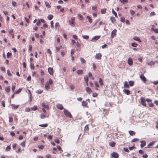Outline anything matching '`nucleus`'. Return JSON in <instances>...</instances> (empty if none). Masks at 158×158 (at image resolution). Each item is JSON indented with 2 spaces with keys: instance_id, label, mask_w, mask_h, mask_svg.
<instances>
[{
  "instance_id": "1",
  "label": "nucleus",
  "mask_w": 158,
  "mask_h": 158,
  "mask_svg": "<svg viewBox=\"0 0 158 158\" xmlns=\"http://www.w3.org/2000/svg\"><path fill=\"white\" fill-rule=\"evenodd\" d=\"M64 114L67 117L69 118H71L72 117V116L70 112H69L68 110L64 109L63 111Z\"/></svg>"
},
{
  "instance_id": "2",
  "label": "nucleus",
  "mask_w": 158,
  "mask_h": 158,
  "mask_svg": "<svg viewBox=\"0 0 158 158\" xmlns=\"http://www.w3.org/2000/svg\"><path fill=\"white\" fill-rule=\"evenodd\" d=\"M74 21L75 18L72 17L71 18V20H69V24L72 27H74L75 26V24L74 23Z\"/></svg>"
},
{
  "instance_id": "3",
  "label": "nucleus",
  "mask_w": 158,
  "mask_h": 158,
  "mask_svg": "<svg viewBox=\"0 0 158 158\" xmlns=\"http://www.w3.org/2000/svg\"><path fill=\"white\" fill-rule=\"evenodd\" d=\"M119 155L115 152H112L111 154V158H118Z\"/></svg>"
},
{
  "instance_id": "4",
  "label": "nucleus",
  "mask_w": 158,
  "mask_h": 158,
  "mask_svg": "<svg viewBox=\"0 0 158 158\" xmlns=\"http://www.w3.org/2000/svg\"><path fill=\"white\" fill-rule=\"evenodd\" d=\"M117 30L116 29H114L111 32V37L114 38L116 36Z\"/></svg>"
},
{
  "instance_id": "5",
  "label": "nucleus",
  "mask_w": 158,
  "mask_h": 158,
  "mask_svg": "<svg viewBox=\"0 0 158 158\" xmlns=\"http://www.w3.org/2000/svg\"><path fill=\"white\" fill-rule=\"evenodd\" d=\"M141 103L142 105L144 106H146V101L145 100V98L143 97H141L140 98Z\"/></svg>"
},
{
  "instance_id": "6",
  "label": "nucleus",
  "mask_w": 158,
  "mask_h": 158,
  "mask_svg": "<svg viewBox=\"0 0 158 158\" xmlns=\"http://www.w3.org/2000/svg\"><path fill=\"white\" fill-rule=\"evenodd\" d=\"M48 73H50V74L51 75H52L53 74L54 72L53 70V69L52 68L49 67L48 68Z\"/></svg>"
},
{
  "instance_id": "7",
  "label": "nucleus",
  "mask_w": 158,
  "mask_h": 158,
  "mask_svg": "<svg viewBox=\"0 0 158 158\" xmlns=\"http://www.w3.org/2000/svg\"><path fill=\"white\" fill-rule=\"evenodd\" d=\"M140 78L141 79V80L143 81L144 82H145L146 81V77L144 76V75L143 74H141L140 76Z\"/></svg>"
},
{
  "instance_id": "8",
  "label": "nucleus",
  "mask_w": 158,
  "mask_h": 158,
  "mask_svg": "<svg viewBox=\"0 0 158 158\" xmlns=\"http://www.w3.org/2000/svg\"><path fill=\"white\" fill-rule=\"evenodd\" d=\"M156 141H153L152 142L150 143L147 146V147H146V148H152L151 147L155 143Z\"/></svg>"
},
{
  "instance_id": "9",
  "label": "nucleus",
  "mask_w": 158,
  "mask_h": 158,
  "mask_svg": "<svg viewBox=\"0 0 158 158\" xmlns=\"http://www.w3.org/2000/svg\"><path fill=\"white\" fill-rule=\"evenodd\" d=\"M59 109L62 110L64 109L63 106L61 104H57L56 106Z\"/></svg>"
},
{
  "instance_id": "10",
  "label": "nucleus",
  "mask_w": 158,
  "mask_h": 158,
  "mask_svg": "<svg viewBox=\"0 0 158 158\" xmlns=\"http://www.w3.org/2000/svg\"><path fill=\"white\" fill-rule=\"evenodd\" d=\"M133 60L132 59L130 58H129L128 60V63L130 65H132L133 64Z\"/></svg>"
},
{
  "instance_id": "11",
  "label": "nucleus",
  "mask_w": 158,
  "mask_h": 158,
  "mask_svg": "<svg viewBox=\"0 0 158 158\" xmlns=\"http://www.w3.org/2000/svg\"><path fill=\"white\" fill-rule=\"evenodd\" d=\"M42 106L44 108L47 109H48L49 108L48 105L47 104H46L44 103L43 102L42 103Z\"/></svg>"
},
{
  "instance_id": "12",
  "label": "nucleus",
  "mask_w": 158,
  "mask_h": 158,
  "mask_svg": "<svg viewBox=\"0 0 158 158\" xmlns=\"http://www.w3.org/2000/svg\"><path fill=\"white\" fill-rule=\"evenodd\" d=\"M124 87L126 88H128L129 87V85L127 81H125L124 82Z\"/></svg>"
},
{
  "instance_id": "13",
  "label": "nucleus",
  "mask_w": 158,
  "mask_h": 158,
  "mask_svg": "<svg viewBox=\"0 0 158 158\" xmlns=\"http://www.w3.org/2000/svg\"><path fill=\"white\" fill-rule=\"evenodd\" d=\"M140 142L141 143V144H140L141 147H143L145 146L146 144V142L145 141L142 140Z\"/></svg>"
},
{
  "instance_id": "14",
  "label": "nucleus",
  "mask_w": 158,
  "mask_h": 158,
  "mask_svg": "<svg viewBox=\"0 0 158 158\" xmlns=\"http://www.w3.org/2000/svg\"><path fill=\"white\" fill-rule=\"evenodd\" d=\"M123 92L125 94H126L127 95H128L130 94V91L128 89H124L123 90Z\"/></svg>"
},
{
  "instance_id": "15",
  "label": "nucleus",
  "mask_w": 158,
  "mask_h": 158,
  "mask_svg": "<svg viewBox=\"0 0 158 158\" xmlns=\"http://www.w3.org/2000/svg\"><path fill=\"white\" fill-rule=\"evenodd\" d=\"M86 92L89 94L91 93L92 92V90L89 87L86 88Z\"/></svg>"
},
{
  "instance_id": "16",
  "label": "nucleus",
  "mask_w": 158,
  "mask_h": 158,
  "mask_svg": "<svg viewBox=\"0 0 158 158\" xmlns=\"http://www.w3.org/2000/svg\"><path fill=\"white\" fill-rule=\"evenodd\" d=\"M84 131L85 132H88L89 131V127L88 125L87 124L86 125L84 128Z\"/></svg>"
},
{
  "instance_id": "17",
  "label": "nucleus",
  "mask_w": 158,
  "mask_h": 158,
  "mask_svg": "<svg viewBox=\"0 0 158 158\" xmlns=\"http://www.w3.org/2000/svg\"><path fill=\"white\" fill-rule=\"evenodd\" d=\"M99 39V36H96L92 38V41L94 42L96 40H98Z\"/></svg>"
},
{
  "instance_id": "18",
  "label": "nucleus",
  "mask_w": 158,
  "mask_h": 158,
  "mask_svg": "<svg viewBox=\"0 0 158 158\" xmlns=\"http://www.w3.org/2000/svg\"><path fill=\"white\" fill-rule=\"evenodd\" d=\"M50 88V85L49 83L48 82H47L45 84V88L47 90H48Z\"/></svg>"
},
{
  "instance_id": "19",
  "label": "nucleus",
  "mask_w": 158,
  "mask_h": 158,
  "mask_svg": "<svg viewBox=\"0 0 158 158\" xmlns=\"http://www.w3.org/2000/svg\"><path fill=\"white\" fill-rule=\"evenodd\" d=\"M129 133L130 135L131 136L135 135V132L132 131H129Z\"/></svg>"
},
{
  "instance_id": "20",
  "label": "nucleus",
  "mask_w": 158,
  "mask_h": 158,
  "mask_svg": "<svg viewBox=\"0 0 158 158\" xmlns=\"http://www.w3.org/2000/svg\"><path fill=\"white\" fill-rule=\"evenodd\" d=\"M88 103L86 101H83L82 103V105L83 106L85 107L87 105Z\"/></svg>"
},
{
  "instance_id": "21",
  "label": "nucleus",
  "mask_w": 158,
  "mask_h": 158,
  "mask_svg": "<svg viewBox=\"0 0 158 158\" xmlns=\"http://www.w3.org/2000/svg\"><path fill=\"white\" fill-rule=\"evenodd\" d=\"M89 153H85L84 154V158H89Z\"/></svg>"
},
{
  "instance_id": "22",
  "label": "nucleus",
  "mask_w": 158,
  "mask_h": 158,
  "mask_svg": "<svg viewBox=\"0 0 158 158\" xmlns=\"http://www.w3.org/2000/svg\"><path fill=\"white\" fill-rule=\"evenodd\" d=\"M155 63V62L151 61L150 62L148 63L147 64L149 65H154Z\"/></svg>"
},
{
  "instance_id": "23",
  "label": "nucleus",
  "mask_w": 158,
  "mask_h": 158,
  "mask_svg": "<svg viewBox=\"0 0 158 158\" xmlns=\"http://www.w3.org/2000/svg\"><path fill=\"white\" fill-rule=\"evenodd\" d=\"M77 73L78 75L82 74H83V71L81 69L78 70Z\"/></svg>"
},
{
  "instance_id": "24",
  "label": "nucleus",
  "mask_w": 158,
  "mask_h": 158,
  "mask_svg": "<svg viewBox=\"0 0 158 158\" xmlns=\"http://www.w3.org/2000/svg\"><path fill=\"white\" fill-rule=\"evenodd\" d=\"M5 91L7 93L9 92L10 91V87L9 86L5 87Z\"/></svg>"
},
{
  "instance_id": "25",
  "label": "nucleus",
  "mask_w": 158,
  "mask_h": 158,
  "mask_svg": "<svg viewBox=\"0 0 158 158\" xmlns=\"http://www.w3.org/2000/svg\"><path fill=\"white\" fill-rule=\"evenodd\" d=\"M40 127H48V124L47 123H45L44 124H40L39 125Z\"/></svg>"
},
{
  "instance_id": "26",
  "label": "nucleus",
  "mask_w": 158,
  "mask_h": 158,
  "mask_svg": "<svg viewBox=\"0 0 158 158\" xmlns=\"http://www.w3.org/2000/svg\"><path fill=\"white\" fill-rule=\"evenodd\" d=\"M110 19L112 23H114L115 22V18L113 17H111L110 18Z\"/></svg>"
},
{
  "instance_id": "27",
  "label": "nucleus",
  "mask_w": 158,
  "mask_h": 158,
  "mask_svg": "<svg viewBox=\"0 0 158 158\" xmlns=\"http://www.w3.org/2000/svg\"><path fill=\"white\" fill-rule=\"evenodd\" d=\"M110 145L112 147H114L115 145V143L114 142H111L109 143Z\"/></svg>"
},
{
  "instance_id": "28",
  "label": "nucleus",
  "mask_w": 158,
  "mask_h": 158,
  "mask_svg": "<svg viewBox=\"0 0 158 158\" xmlns=\"http://www.w3.org/2000/svg\"><path fill=\"white\" fill-rule=\"evenodd\" d=\"M133 39L134 40L138 41L139 42H141V41L140 39L138 37H135L133 38Z\"/></svg>"
},
{
  "instance_id": "29",
  "label": "nucleus",
  "mask_w": 158,
  "mask_h": 158,
  "mask_svg": "<svg viewBox=\"0 0 158 158\" xmlns=\"http://www.w3.org/2000/svg\"><path fill=\"white\" fill-rule=\"evenodd\" d=\"M80 60L82 63H85L86 62L85 60L82 57H80Z\"/></svg>"
},
{
  "instance_id": "30",
  "label": "nucleus",
  "mask_w": 158,
  "mask_h": 158,
  "mask_svg": "<svg viewBox=\"0 0 158 158\" xmlns=\"http://www.w3.org/2000/svg\"><path fill=\"white\" fill-rule=\"evenodd\" d=\"M11 106H12L13 108L14 109H16L18 108L19 106V105H15L14 104H12Z\"/></svg>"
},
{
  "instance_id": "31",
  "label": "nucleus",
  "mask_w": 158,
  "mask_h": 158,
  "mask_svg": "<svg viewBox=\"0 0 158 158\" xmlns=\"http://www.w3.org/2000/svg\"><path fill=\"white\" fill-rule=\"evenodd\" d=\"M38 109L37 107L36 106H34L33 107L31 108V109L33 110H36Z\"/></svg>"
},
{
  "instance_id": "32",
  "label": "nucleus",
  "mask_w": 158,
  "mask_h": 158,
  "mask_svg": "<svg viewBox=\"0 0 158 158\" xmlns=\"http://www.w3.org/2000/svg\"><path fill=\"white\" fill-rule=\"evenodd\" d=\"M45 4L46 5V6L48 8H50L51 7V6L50 5H49V2L47 1H46L45 2Z\"/></svg>"
},
{
  "instance_id": "33",
  "label": "nucleus",
  "mask_w": 158,
  "mask_h": 158,
  "mask_svg": "<svg viewBox=\"0 0 158 158\" xmlns=\"http://www.w3.org/2000/svg\"><path fill=\"white\" fill-rule=\"evenodd\" d=\"M53 18V16L51 15H49L48 16V19L49 20H51Z\"/></svg>"
},
{
  "instance_id": "34",
  "label": "nucleus",
  "mask_w": 158,
  "mask_h": 158,
  "mask_svg": "<svg viewBox=\"0 0 158 158\" xmlns=\"http://www.w3.org/2000/svg\"><path fill=\"white\" fill-rule=\"evenodd\" d=\"M21 90L22 89L19 88L18 90L16 91L15 92L14 94H18L19 93L21 92Z\"/></svg>"
},
{
  "instance_id": "35",
  "label": "nucleus",
  "mask_w": 158,
  "mask_h": 158,
  "mask_svg": "<svg viewBox=\"0 0 158 158\" xmlns=\"http://www.w3.org/2000/svg\"><path fill=\"white\" fill-rule=\"evenodd\" d=\"M11 149V147L10 145L7 146L6 149V152L9 151Z\"/></svg>"
},
{
  "instance_id": "36",
  "label": "nucleus",
  "mask_w": 158,
  "mask_h": 158,
  "mask_svg": "<svg viewBox=\"0 0 158 158\" xmlns=\"http://www.w3.org/2000/svg\"><path fill=\"white\" fill-rule=\"evenodd\" d=\"M43 92V90L38 89L36 91V93L39 94H41Z\"/></svg>"
},
{
  "instance_id": "37",
  "label": "nucleus",
  "mask_w": 158,
  "mask_h": 158,
  "mask_svg": "<svg viewBox=\"0 0 158 158\" xmlns=\"http://www.w3.org/2000/svg\"><path fill=\"white\" fill-rule=\"evenodd\" d=\"M9 122L12 123L13 122V118L12 116H9Z\"/></svg>"
},
{
  "instance_id": "38",
  "label": "nucleus",
  "mask_w": 158,
  "mask_h": 158,
  "mask_svg": "<svg viewBox=\"0 0 158 158\" xmlns=\"http://www.w3.org/2000/svg\"><path fill=\"white\" fill-rule=\"evenodd\" d=\"M123 4H125L128 2V0H119Z\"/></svg>"
},
{
  "instance_id": "39",
  "label": "nucleus",
  "mask_w": 158,
  "mask_h": 158,
  "mask_svg": "<svg viewBox=\"0 0 158 158\" xmlns=\"http://www.w3.org/2000/svg\"><path fill=\"white\" fill-rule=\"evenodd\" d=\"M130 85L131 86H133L134 85V82L133 81H130L129 82Z\"/></svg>"
},
{
  "instance_id": "40",
  "label": "nucleus",
  "mask_w": 158,
  "mask_h": 158,
  "mask_svg": "<svg viewBox=\"0 0 158 158\" xmlns=\"http://www.w3.org/2000/svg\"><path fill=\"white\" fill-rule=\"evenodd\" d=\"M112 13L115 15V17H118V16L117 13L114 11L113 9L112 10Z\"/></svg>"
},
{
  "instance_id": "41",
  "label": "nucleus",
  "mask_w": 158,
  "mask_h": 158,
  "mask_svg": "<svg viewBox=\"0 0 158 158\" xmlns=\"http://www.w3.org/2000/svg\"><path fill=\"white\" fill-rule=\"evenodd\" d=\"M106 9H103L101 10V12L102 14H105L106 12Z\"/></svg>"
},
{
  "instance_id": "42",
  "label": "nucleus",
  "mask_w": 158,
  "mask_h": 158,
  "mask_svg": "<svg viewBox=\"0 0 158 158\" xmlns=\"http://www.w3.org/2000/svg\"><path fill=\"white\" fill-rule=\"evenodd\" d=\"M60 25L59 23L58 22H57L55 24V27L56 28H59L60 27Z\"/></svg>"
},
{
  "instance_id": "43",
  "label": "nucleus",
  "mask_w": 158,
  "mask_h": 158,
  "mask_svg": "<svg viewBox=\"0 0 158 158\" xmlns=\"http://www.w3.org/2000/svg\"><path fill=\"white\" fill-rule=\"evenodd\" d=\"M38 147L39 149H43L44 148V145H39L38 146Z\"/></svg>"
},
{
  "instance_id": "44",
  "label": "nucleus",
  "mask_w": 158,
  "mask_h": 158,
  "mask_svg": "<svg viewBox=\"0 0 158 158\" xmlns=\"http://www.w3.org/2000/svg\"><path fill=\"white\" fill-rule=\"evenodd\" d=\"M131 44L133 47H136L138 45L137 44L135 43H131Z\"/></svg>"
},
{
  "instance_id": "45",
  "label": "nucleus",
  "mask_w": 158,
  "mask_h": 158,
  "mask_svg": "<svg viewBox=\"0 0 158 158\" xmlns=\"http://www.w3.org/2000/svg\"><path fill=\"white\" fill-rule=\"evenodd\" d=\"M82 37L83 39H88L89 38V36L87 35H83Z\"/></svg>"
},
{
  "instance_id": "46",
  "label": "nucleus",
  "mask_w": 158,
  "mask_h": 158,
  "mask_svg": "<svg viewBox=\"0 0 158 158\" xmlns=\"http://www.w3.org/2000/svg\"><path fill=\"white\" fill-rule=\"evenodd\" d=\"M84 80L85 81H88V76L87 75H86L84 77Z\"/></svg>"
},
{
  "instance_id": "47",
  "label": "nucleus",
  "mask_w": 158,
  "mask_h": 158,
  "mask_svg": "<svg viewBox=\"0 0 158 158\" xmlns=\"http://www.w3.org/2000/svg\"><path fill=\"white\" fill-rule=\"evenodd\" d=\"M139 140V139L137 138H134L133 139H132L131 141V143H133V142H135V141H137Z\"/></svg>"
},
{
  "instance_id": "48",
  "label": "nucleus",
  "mask_w": 158,
  "mask_h": 158,
  "mask_svg": "<svg viewBox=\"0 0 158 158\" xmlns=\"http://www.w3.org/2000/svg\"><path fill=\"white\" fill-rule=\"evenodd\" d=\"M99 84L101 85H103L102 80L101 78H99Z\"/></svg>"
},
{
  "instance_id": "49",
  "label": "nucleus",
  "mask_w": 158,
  "mask_h": 158,
  "mask_svg": "<svg viewBox=\"0 0 158 158\" xmlns=\"http://www.w3.org/2000/svg\"><path fill=\"white\" fill-rule=\"evenodd\" d=\"M40 117L42 119L44 118H45L46 116L44 114H41L40 115Z\"/></svg>"
},
{
  "instance_id": "50",
  "label": "nucleus",
  "mask_w": 158,
  "mask_h": 158,
  "mask_svg": "<svg viewBox=\"0 0 158 158\" xmlns=\"http://www.w3.org/2000/svg\"><path fill=\"white\" fill-rule=\"evenodd\" d=\"M23 147H24L25 146V141H23L20 144Z\"/></svg>"
},
{
  "instance_id": "51",
  "label": "nucleus",
  "mask_w": 158,
  "mask_h": 158,
  "mask_svg": "<svg viewBox=\"0 0 158 158\" xmlns=\"http://www.w3.org/2000/svg\"><path fill=\"white\" fill-rule=\"evenodd\" d=\"M7 74L9 76H11L12 75V74L10 73V71L9 69L7 70Z\"/></svg>"
},
{
  "instance_id": "52",
  "label": "nucleus",
  "mask_w": 158,
  "mask_h": 158,
  "mask_svg": "<svg viewBox=\"0 0 158 158\" xmlns=\"http://www.w3.org/2000/svg\"><path fill=\"white\" fill-rule=\"evenodd\" d=\"M156 15L154 11L151 12L150 14V16H152Z\"/></svg>"
},
{
  "instance_id": "53",
  "label": "nucleus",
  "mask_w": 158,
  "mask_h": 158,
  "mask_svg": "<svg viewBox=\"0 0 158 158\" xmlns=\"http://www.w3.org/2000/svg\"><path fill=\"white\" fill-rule=\"evenodd\" d=\"M87 18L88 19L89 22H90V23H91L92 21V19H91V18H90V17L89 16H87Z\"/></svg>"
},
{
  "instance_id": "54",
  "label": "nucleus",
  "mask_w": 158,
  "mask_h": 158,
  "mask_svg": "<svg viewBox=\"0 0 158 158\" xmlns=\"http://www.w3.org/2000/svg\"><path fill=\"white\" fill-rule=\"evenodd\" d=\"M12 55V53H10L9 52H8L7 53L6 56L7 58H9L10 56Z\"/></svg>"
},
{
  "instance_id": "55",
  "label": "nucleus",
  "mask_w": 158,
  "mask_h": 158,
  "mask_svg": "<svg viewBox=\"0 0 158 158\" xmlns=\"http://www.w3.org/2000/svg\"><path fill=\"white\" fill-rule=\"evenodd\" d=\"M40 80L42 84H43L44 81V78L43 77L41 78H40Z\"/></svg>"
},
{
  "instance_id": "56",
  "label": "nucleus",
  "mask_w": 158,
  "mask_h": 158,
  "mask_svg": "<svg viewBox=\"0 0 158 158\" xmlns=\"http://www.w3.org/2000/svg\"><path fill=\"white\" fill-rule=\"evenodd\" d=\"M12 5L14 6H16V2L14 1H12Z\"/></svg>"
},
{
  "instance_id": "57",
  "label": "nucleus",
  "mask_w": 158,
  "mask_h": 158,
  "mask_svg": "<svg viewBox=\"0 0 158 158\" xmlns=\"http://www.w3.org/2000/svg\"><path fill=\"white\" fill-rule=\"evenodd\" d=\"M123 150L126 152H129V151L127 148H123Z\"/></svg>"
},
{
  "instance_id": "58",
  "label": "nucleus",
  "mask_w": 158,
  "mask_h": 158,
  "mask_svg": "<svg viewBox=\"0 0 158 158\" xmlns=\"http://www.w3.org/2000/svg\"><path fill=\"white\" fill-rule=\"evenodd\" d=\"M130 12L131 14L132 15H134L135 13V11L133 10H130Z\"/></svg>"
},
{
  "instance_id": "59",
  "label": "nucleus",
  "mask_w": 158,
  "mask_h": 158,
  "mask_svg": "<svg viewBox=\"0 0 158 158\" xmlns=\"http://www.w3.org/2000/svg\"><path fill=\"white\" fill-rule=\"evenodd\" d=\"M61 55L62 56H64V50H61Z\"/></svg>"
},
{
  "instance_id": "60",
  "label": "nucleus",
  "mask_w": 158,
  "mask_h": 158,
  "mask_svg": "<svg viewBox=\"0 0 158 158\" xmlns=\"http://www.w3.org/2000/svg\"><path fill=\"white\" fill-rule=\"evenodd\" d=\"M47 52L50 55L52 54V52L50 49H48L47 50Z\"/></svg>"
},
{
  "instance_id": "61",
  "label": "nucleus",
  "mask_w": 158,
  "mask_h": 158,
  "mask_svg": "<svg viewBox=\"0 0 158 158\" xmlns=\"http://www.w3.org/2000/svg\"><path fill=\"white\" fill-rule=\"evenodd\" d=\"M78 16L79 17V19L80 20H82L83 19V16L82 15H81V14H79L78 15Z\"/></svg>"
},
{
  "instance_id": "62",
  "label": "nucleus",
  "mask_w": 158,
  "mask_h": 158,
  "mask_svg": "<svg viewBox=\"0 0 158 158\" xmlns=\"http://www.w3.org/2000/svg\"><path fill=\"white\" fill-rule=\"evenodd\" d=\"M31 76H30V75L28 76L27 79V81H31Z\"/></svg>"
},
{
  "instance_id": "63",
  "label": "nucleus",
  "mask_w": 158,
  "mask_h": 158,
  "mask_svg": "<svg viewBox=\"0 0 158 158\" xmlns=\"http://www.w3.org/2000/svg\"><path fill=\"white\" fill-rule=\"evenodd\" d=\"M52 81L51 79L49 80L48 83H49V84L52 85Z\"/></svg>"
},
{
  "instance_id": "64",
  "label": "nucleus",
  "mask_w": 158,
  "mask_h": 158,
  "mask_svg": "<svg viewBox=\"0 0 158 158\" xmlns=\"http://www.w3.org/2000/svg\"><path fill=\"white\" fill-rule=\"evenodd\" d=\"M152 29H153V30L156 33H158V29H157V28H152Z\"/></svg>"
}]
</instances>
